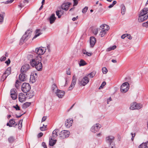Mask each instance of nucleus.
Returning <instances> with one entry per match:
<instances>
[{"instance_id":"c756f323","label":"nucleus","mask_w":148,"mask_h":148,"mask_svg":"<svg viewBox=\"0 0 148 148\" xmlns=\"http://www.w3.org/2000/svg\"><path fill=\"white\" fill-rule=\"evenodd\" d=\"M96 73L95 72L93 71L90 73L88 74H86L87 77L89 76V77L91 78H93L95 75Z\"/></svg>"},{"instance_id":"4d7b16f0","label":"nucleus","mask_w":148,"mask_h":148,"mask_svg":"<svg viewBox=\"0 0 148 148\" xmlns=\"http://www.w3.org/2000/svg\"><path fill=\"white\" fill-rule=\"evenodd\" d=\"M6 58L5 57L2 56L0 59V61H3L5 60Z\"/></svg>"},{"instance_id":"4c0bfd02","label":"nucleus","mask_w":148,"mask_h":148,"mask_svg":"<svg viewBox=\"0 0 148 148\" xmlns=\"http://www.w3.org/2000/svg\"><path fill=\"white\" fill-rule=\"evenodd\" d=\"M17 93L13 94L12 95H10L11 97L13 100L16 99L17 97Z\"/></svg>"},{"instance_id":"20e7f679","label":"nucleus","mask_w":148,"mask_h":148,"mask_svg":"<svg viewBox=\"0 0 148 148\" xmlns=\"http://www.w3.org/2000/svg\"><path fill=\"white\" fill-rule=\"evenodd\" d=\"M31 89V86L30 84L26 83H23L21 87V90L24 92L25 93L28 92Z\"/></svg>"},{"instance_id":"f03ea898","label":"nucleus","mask_w":148,"mask_h":148,"mask_svg":"<svg viewBox=\"0 0 148 148\" xmlns=\"http://www.w3.org/2000/svg\"><path fill=\"white\" fill-rule=\"evenodd\" d=\"M148 8H144L140 11L138 18V21L139 22H142L148 18Z\"/></svg>"},{"instance_id":"a878e982","label":"nucleus","mask_w":148,"mask_h":148,"mask_svg":"<svg viewBox=\"0 0 148 148\" xmlns=\"http://www.w3.org/2000/svg\"><path fill=\"white\" fill-rule=\"evenodd\" d=\"M32 32L31 30L28 29L25 32L24 35H26V38L27 39H28L30 37Z\"/></svg>"},{"instance_id":"864d4df0","label":"nucleus","mask_w":148,"mask_h":148,"mask_svg":"<svg viewBox=\"0 0 148 148\" xmlns=\"http://www.w3.org/2000/svg\"><path fill=\"white\" fill-rule=\"evenodd\" d=\"M47 49L48 51L50 52L51 51V47L50 45L49 44L47 45Z\"/></svg>"},{"instance_id":"9d476101","label":"nucleus","mask_w":148,"mask_h":148,"mask_svg":"<svg viewBox=\"0 0 148 148\" xmlns=\"http://www.w3.org/2000/svg\"><path fill=\"white\" fill-rule=\"evenodd\" d=\"M141 108L140 104L137 103L136 102L131 104L130 109L131 110L139 109Z\"/></svg>"},{"instance_id":"6e6d98bb","label":"nucleus","mask_w":148,"mask_h":148,"mask_svg":"<svg viewBox=\"0 0 148 148\" xmlns=\"http://www.w3.org/2000/svg\"><path fill=\"white\" fill-rule=\"evenodd\" d=\"M10 59H8V60L6 61L5 62V63L7 65V66H8L10 64Z\"/></svg>"},{"instance_id":"052dcab7","label":"nucleus","mask_w":148,"mask_h":148,"mask_svg":"<svg viewBox=\"0 0 148 148\" xmlns=\"http://www.w3.org/2000/svg\"><path fill=\"white\" fill-rule=\"evenodd\" d=\"M126 36L127 38L131 40L132 39V37L130 34H127Z\"/></svg>"},{"instance_id":"c03bdc74","label":"nucleus","mask_w":148,"mask_h":148,"mask_svg":"<svg viewBox=\"0 0 148 148\" xmlns=\"http://www.w3.org/2000/svg\"><path fill=\"white\" fill-rule=\"evenodd\" d=\"M14 0H8L6 1L2 2V3H3L5 4H8L12 3Z\"/></svg>"},{"instance_id":"423d86ee","label":"nucleus","mask_w":148,"mask_h":148,"mask_svg":"<svg viewBox=\"0 0 148 148\" xmlns=\"http://www.w3.org/2000/svg\"><path fill=\"white\" fill-rule=\"evenodd\" d=\"M70 134V132L69 131L64 130L62 131L59 134V137L61 139H64L68 137Z\"/></svg>"},{"instance_id":"37998d69","label":"nucleus","mask_w":148,"mask_h":148,"mask_svg":"<svg viewBox=\"0 0 148 148\" xmlns=\"http://www.w3.org/2000/svg\"><path fill=\"white\" fill-rule=\"evenodd\" d=\"M102 71L103 73L104 74H106L108 72V70L105 67H103L102 68Z\"/></svg>"},{"instance_id":"2eb2a0df","label":"nucleus","mask_w":148,"mask_h":148,"mask_svg":"<svg viewBox=\"0 0 148 148\" xmlns=\"http://www.w3.org/2000/svg\"><path fill=\"white\" fill-rule=\"evenodd\" d=\"M71 3H63L61 6V8L66 11L68 10L70 5H71Z\"/></svg>"},{"instance_id":"f8f14e48","label":"nucleus","mask_w":148,"mask_h":148,"mask_svg":"<svg viewBox=\"0 0 148 148\" xmlns=\"http://www.w3.org/2000/svg\"><path fill=\"white\" fill-rule=\"evenodd\" d=\"M30 68V66L29 64H25L23 65L21 69V73H25Z\"/></svg>"},{"instance_id":"c9c22d12","label":"nucleus","mask_w":148,"mask_h":148,"mask_svg":"<svg viewBox=\"0 0 148 148\" xmlns=\"http://www.w3.org/2000/svg\"><path fill=\"white\" fill-rule=\"evenodd\" d=\"M51 89L53 92H54L56 89H57V86L55 84H53L52 86Z\"/></svg>"},{"instance_id":"774afa93","label":"nucleus","mask_w":148,"mask_h":148,"mask_svg":"<svg viewBox=\"0 0 148 148\" xmlns=\"http://www.w3.org/2000/svg\"><path fill=\"white\" fill-rule=\"evenodd\" d=\"M47 56L46 57H45V58H44L43 62L44 63L46 62L47 61Z\"/></svg>"},{"instance_id":"5701e85b","label":"nucleus","mask_w":148,"mask_h":148,"mask_svg":"<svg viewBox=\"0 0 148 148\" xmlns=\"http://www.w3.org/2000/svg\"><path fill=\"white\" fill-rule=\"evenodd\" d=\"M35 32V35L33 38V39L36 38L37 37L39 36L40 35L42 34V33H41V30L40 29H36Z\"/></svg>"},{"instance_id":"680f3d73","label":"nucleus","mask_w":148,"mask_h":148,"mask_svg":"<svg viewBox=\"0 0 148 148\" xmlns=\"http://www.w3.org/2000/svg\"><path fill=\"white\" fill-rule=\"evenodd\" d=\"M43 135V134L42 132L39 133L38 135V137L39 138L41 137Z\"/></svg>"},{"instance_id":"69168bd1","label":"nucleus","mask_w":148,"mask_h":148,"mask_svg":"<svg viewBox=\"0 0 148 148\" xmlns=\"http://www.w3.org/2000/svg\"><path fill=\"white\" fill-rule=\"evenodd\" d=\"M47 119V117L46 116H43L41 122H42L43 121H45Z\"/></svg>"},{"instance_id":"2f4dec72","label":"nucleus","mask_w":148,"mask_h":148,"mask_svg":"<svg viewBox=\"0 0 148 148\" xmlns=\"http://www.w3.org/2000/svg\"><path fill=\"white\" fill-rule=\"evenodd\" d=\"M87 63L86 62L82 59L79 62V64L80 66H84Z\"/></svg>"},{"instance_id":"9b49d317","label":"nucleus","mask_w":148,"mask_h":148,"mask_svg":"<svg viewBox=\"0 0 148 148\" xmlns=\"http://www.w3.org/2000/svg\"><path fill=\"white\" fill-rule=\"evenodd\" d=\"M115 138L112 136H109L106 137V141L109 144V145H111L114 140Z\"/></svg>"},{"instance_id":"f704fd0d","label":"nucleus","mask_w":148,"mask_h":148,"mask_svg":"<svg viewBox=\"0 0 148 148\" xmlns=\"http://www.w3.org/2000/svg\"><path fill=\"white\" fill-rule=\"evenodd\" d=\"M31 104V103L30 102H26L24 103L23 105V107L25 108H26L29 107L30 106Z\"/></svg>"},{"instance_id":"f3484780","label":"nucleus","mask_w":148,"mask_h":148,"mask_svg":"<svg viewBox=\"0 0 148 148\" xmlns=\"http://www.w3.org/2000/svg\"><path fill=\"white\" fill-rule=\"evenodd\" d=\"M27 77V75L24 73H21L19 75V79L20 81L24 82L26 80Z\"/></svg>"},{"instance_id":"4468645a","label":"nucleus","mask_w":148,"mask_h":148,"mask_svg":"<svg viewBox=\"0 0 148 148\" xmlns=\"http://www.w3.org/2000/svg\"><path fill=\"white\" fill-rule=\"evenodd\" d=\"M56 93L59 98H62L64 95L65 92L64 91L57 89Z\"/></svg>"},{"instance_id":"09e8293b","label":"nucleus","mask_w":148,"mask_h":148,"mask_svg":"<svg viewBox=\"0 0 148 148\" xmlns=\"http://www.w3.org/2000/svg\"><path fill=\"white\" fill-rule=\"evenodd\" d=\"M106 83L105 82H103L101 84V86L99 88V89H100L101 88H102L106 84Z\"/></svg>"},{"instance_id":"1a4fd4ad","label":"nucleus","mask_w":148,"mask_h":148,"mask_svg":"<svg viewBox=\"0 0 148 148\" xmlns=\"http://www.w3.org/2000/svg\"><path fill=\"white\" fill-rule=\"evenodd\" d=\"M89 79L87 77V75L83 77L81 80H79L80 84L81 85L84 86L86 85L89 82Z\"/></svg>"},{"instance_id":"393cba45","label":"nucleus","mask_w":148,"mask_h":148,"mask_svg":"<svg viewBox=\"0 0 148 148\" xmlns=\"http://www.w3.org/2000/svg\"><path fill=\"white\" fill-rule=\"evenodd\" d=\"M34 95V92L33 91H31L29 93L26 94L27 98L29 99L32 98Z\"/></svg>"},{"instance_id":"a19ab883","label":"nucleus","mask_w":148,"mask_h":148,"mask_svg":"<svg viewBox=\"0 0 148 148\" xmlns=\"http://www.w3.org/2000/svg\"><path fill=\"white\" fill-rule=\"evenodd\" d=\"M8 76V75H6L4 73L2 76L1 80L4 81Z\"/></svg>"},{"instance_id":"39448f33","label":"nucleus","mask_w":148,"mask_h":148,"mask_svg":"<svg viewBox=\"0 0 148 148\" xmlns=\"http://www.w3.org/2000/svg\"><path fill=\"white\" fill-rule=\"evenodd\" d=\"M129 84L127 82L123 83L121 87V90L123 93L126 92L128 90L129 87Z\"/></svg>"},{"instance_id":"603ef678","label":"nucleus","mask_w":148,"mask_h":148,"mask_svg":"<svg viewBox=\"0 0 148 148\" xmlns=\"http://www.w3.org/2000/svg\"><path fill=\"white\" fill-rule=\"evenodd\" d=\"M4 17L3 15L1 14H0V22H2L3 21Z\"/></svg>"},{"instance_id":"72a5a7b5","label":"nucleus","mask_w":148,"mask_h":148,"mask_svg":"<svg viewBox=\"0 0 148 148\" xmlns=\"http://www.w3.org/2000/svg\"><path fill=\"white\" fill-rule=\"evenodd\" d=\"M125 12V8L124 5H121V13L122 15H124Z\"/></svg>"},{"instance_id":"bf43d9fd","label":"nucleus","mask_w":148,"mask_h":148,"mask_svg":"<svg viewBox=\"0 0 148 148\" xmlns=\"http://www.w3.org/2000/svg\"><path fill=\"white\" fill-rule=\"evenodd\" d=\"M42 145L44 148H47V146L45 143L44 142H42Z\"/></svg>"},{"instance_id":"49530a36","label":"nucleus","mask_w":148,"mask_h":148,"mask_svg":"<svg viewBox=\"0 0 148 148\" xmlns=\"http://www.w3.org/2000/svg\"><path fill=\"white\" fill-rule=\"evenodd\" d=\"M10 123L12 125H14L15 123V121L14 119H10L9 121Z\"/></svg>"},{"instance_id":"a18cd8bd","label":"nucleus","mask_w":148,"mask_h":148,"mask_svg":"<svg viewBox=\"0 0 148 148\" xmlns=\"http://www.w3.org/2000/svg\"><path fill=\"white\" fill-rule=\"evenodd\" d=\"M56 15L58 16L59 18H60L61 17V15L60 14L59 10H57L56 11Z\"/></svg>"},{"instance_id":"58836bf2","label":"nucleus","mask_w":148,"mask_h":148,"mask_svg":"<svg viewBox=\"0 0 148 148\" xmlns=\"http://www.w3.org/2000/svg\"><path fill=\"white\" fill-rule=\"evenodd\" d=\"M17 93L16 92V90L15 89H12L11 90L10 92V95H13V94Z\"/></svg>"},{"instance_id":"ea45409f","label":"nucleus","mask_w":148,"mask_h":148,"mask_svg":"<svg viewBox=\"0 0 148 148\" xmlns=\"http://www.w3.org/2000/svg\"><path fill=\"white\" fill-rule=\"evenodd\" d=\"M116 1H114L112 3V4H110L108 7L109 8H112L114 5L116 4Z\"/></svg>"},{"instance_id":"dca6fc26","label":"nucleus","mask_w":148,"mask_h":148,"mask_svg":"<svg viewBox=\"0 0 148 148\" xmlns=\"http://www.w3.org/2000/svg\"><path fill=\"white\" fill-rule=\"evenodd\" d=\"M26 98L25 95L22 93H20L18 95L19 100L21 102H22L25 101Z\"/></svg>"},{"instance_id":"cd10ccee","label":"nucleus","mask_w":148,"mask_h":148,"mask_svg":"<svg viewBox=\"0 0 148 148\" xmlns=\"http://www.w3.org/2000/svg\"><path fill=\"white\" fill-rule=\"evenodd\" d=\"M58 132L59 130L58 129H56L54 130L52 133L53 137L55 138L57 137L58 136L57 133Z\"/></svg>"},{"instance_id":"ddd939ff","label":"nucleus","mask_w":148,"mask_h":148,"mask_svg":"<svg viewBox=\"0 0 148 148\" xmlns=\"http://www.w3.org/2000/svg\"><path fill=\"white\" fill-rule=\"evenodd\" d=\"M76 78H75V76L74 75L73 77L72 83L68 88V90H71L73 89L76 84Z\"/></svg>"},{"instance_id":"6e6552de","label":"nucleus","mask_w":148,"mask_h":148,"mask_svg":"<svg viewBox=\"0 0 148 148\" xmlns=\"http://www.w3.org/2000/svg\"><path fill=\"white\" fill-rule=\"evenodd\" d=\"M101 127V125L99 123H97L91 127L90 130L92 132L95 133L98 131Z\"/></svg>"},{"instance_id":"c85d7f7f","label":"nucleus","mask_w":148,"mask_h":148,"mask_svg":"<svg viewBox=\"0 0 148 148\" xmlns=\"http://www.w3.org/2000/svg\"><path fill=\"white\" fill-rule=\"evenodd\" d=\"M11 68L10 67H8L6 70L5 71L4 73L7 75H9L11 73Z\"/></svg>"},{"instance_id":"7c9ffc66","label":"nucleus","mask_w":148,"mask_h":148,"mask_svg":"<svg viewBox=\"0 0 148 148\" xmlns=\"http://www.w3.org/2000/svg\"><path fill=\"white\" fill-rule=\"evenodd\" d=\"M21 84V82L18 80L16 81L15 84V86L17 88H18L19 87V86Z\"/></svg>"},{"instance_id":"a211bd4d","label":"nucleus","mask_w":148,"mask_h":148,"mask_svg":"<svg viewBox=\"0 0 148 148\" xmlns=\"http://www.w3.org/2000/svg\"><path fill=\"white\" fill-rule=\"evenodd\" d=\"M73 120L70 119H67L65 122V126L67 127H69L72 126Z\"/></svg>"},{"instance_id":"0eeeda50","label":"nucleus","mask_w":148,"mask_h":148,"mask_svg":"<svg viewBox=\"0 0 148 148\" xmlns=\"http://www.w3.org/2000/svg\"><path fill=\"white\" fill-rule=\"evenodd\" d=\"M46 49L45 47H40L36 49V52L38 55H41L44 53Z\"/></svg>"},{"instance_id":"8fccbe9b","label":"nucleus","mask_w":148,"mask_h":148,"mask_svg":"<svg viewBox=\"0 0 148 148\" xmlns=\"http://www.w3.org/2000/svg\"><path fill=\"white\" fill-rule=\"evenodd\" d=\"M13 107L15 108L16 110H20V108L17 104L16 106H13Z\"/></svg>"},{"instance_id":"3c124183","label":"nucleus","mask_w":148,"mask_h":148,"mask_svg":"<svg viewBox=\"0 0 148 148\" xmlns=\"http://www.w3.org/2000/svg\"><path fill=\"white\" fill-rule=\"evenodd\" d=\"M142 25L143 27H148V21L146 23H143L142 24Z\"/></svg>"},{"instance_id":"7ed1b4c3","label":"nucleus","mask_w":148,"mask_h":148,"mask_svg":"<svg viewBox=\"0 0 148 148\" xmlns=\"http://www.w3.org/2000/svg\"><path fill=\"white\" fill-rule=\"evenodd\" d=\"M102 29V31L99 34V35L101 37L104 36L106 33V32L109 29V27L108 25L106 24L103 25L101 26Z\"/></svg>"},{"instance_id":"0e129e2a","label":"nucleus","mask_w":148,"mask_h":148,"mask_svg":"<svg viewBox=\"0 0 148 148\" xmlns=\"http://www.w3.org/2000/svg\"><path fill=\"white\" fill-rule=\"evenodd\" d=\"M111 145V148H116V147L115 146V144L114 143H111V145Z\"/></svg>"},{"instance_id":"338daca9","label":"nucleus","mask_w":148,"mask_h":148,"mask_svg":"<svg viewBox=\"0 0 148 148\" xmlns=\"http://www.w3.org/2000/svg\"><path fill=\"white\" fill-rule=\"evenodd\" d=\"M40 130L42 131H44L46 130V128H44L43 127H40Z\"/></svg>"},{"instance_id":"473e14b6","label":"nucleus","mask_w":148,"mask_h":148,"mask_svg":"<svg viewBox=\"0 0 148 148\" xmlns=\"http://www.w3.org/2000/svg\"><path fill=\"white\" fill-rule=\"evenodd\" d=\"M15 140V138L13 136H11L8 138V141L10 143H12Z\"/></svg>"},{"instance_id":"6ab92c4d","label":"nucleus","mask_w":148,"mask_h":148,"mask_svg":"<svg viewBox=\"0 0 148 148\" xmlns=\"http://www.w3.org/2000/svg\"><path fill=\"white\" fill-rule=\"evenodd\" d=\"M96 39L95 37L91 36L90 37V45L91 47H93L96 42Z\"/></svg>"},{"instance_id":"bb28decb","label":"nucleus","mask_w":148,"mask_h":148,"mask_svg":"<svg viewBox=\"0 0 148 148\" xmlns=\"http://www.w3.org/2000/svg\"><path fill=\"white\" fill-rule=\"evenodd\" d=\"M27 39L26 38V35H24L20 40V44L22 45L24 41L25 40H27Z\"/></svg>"},{"instance_id":"4be33fe9","label":"nucleus","mask_w":148,"mask_h":148,"mask_svg":"<svg viewBox=\"0 0 148 148\" xmlns=\"http://www.w3.org/2000/svg\"><path fill=\"white\" fill-rule=\"evenodd\" d=\"M28 3V0H23V1L20 2V4L18 5L19 8H22L24 7L25 4Z\"/></svg>"},{"instance_id":"de8ad7c7","label":"nucleus","mask_w":148,"mask_h":148,"mask_svg":"<svg viewBox=\"0 0 148 148\" xmlns=\"http://www.w3.org/2000/svg\"><path fill=\"white\" fill-rule=\"evenodd\" d=\"M88 8L87 7H85L83 8L82 10V12L84 13H85L88 10Z\"/></svg>"},{"instance_id":"e2e57ef3","label":"nucleus","mask_w":148,"mask_h":148,"mask_svg":"<svg viewBox=\"0 0 148 148\" xmlns=\"http://www.w3.org/2000/svg\"><path fill=\"white\" fill-rule=\"evenodd\" d=\"M97 29H95L93 30V32L96 35L97 33Z\"/></svg>"},{"instance_id":"aec40b11","label":"nucleus","mask_w":148,"mask_h":148,"mask_svg":"<svg viewBox=\"0 0 148 148\" xmlns=\"http://www.w3.org/2000/svg\"><path fill=\"white\" fill-rule=\"evenodd\" d=\"M56 18L55 14H52L49 18L50 23L51 24L53 23L55 21Z\"/></svg>"},{"instance_id":"412c9836","label":"nucleus","mask_w":148,"mask_h":148,"mask_svg":"<svg viewBox=\"0 0 148 148\" xmlns=\"http://www.w3.org/2000/svg\"><path fill=\"white\" fill-rule=\"evenodd\" d=\"M49 144L50 146H53L56 143V140H53L51 137H49Z\"/></svg>"},{"instance_id":"e433bc0d","label":"nucleus","mask_w":148,"mask_h":148,"mask_svg":"<svg viewBox=\"0 0 148 148\" xmlns=\"http://www.w3.org/2000/svg\"><path fill=\"white\" fill-rule=\"evenodd\" d=\"M23 121V119H21L19 121V123L18 125V128L19 129H21V128L22 127V123Z\"/></svg>"},{"instance_id":"5fc2aeb1","label":"nucleus","mask_w":148,"mask_h":148,"mask_svg":"<svg viewBox=\"0 0 148 148\" xmlns=\"http://www.w3.org/2000/svg\"><path fill=\"white\" fill-rule=\"evenodd\" d=\"M85 54L86 56H91L92 55V53L87 52H86V54Z\"/></svg>"},{"instance_id":"13d9d810","label":"nucleus","mask_w":148,"mask_h":148,"mask_svg":"<svg viewBox=\"0 0 148 148\" xmlns=\"http://www.w3.org/2000/svg\"><path fill=\"white\" fill-rule=\"evenodd\" d=\"M66 74L68 75H71V71L70 69H69L66 72Z\"/></svg>"},{"instance_id":"f257e3e1","label":"nucleus","mask_w":148,"mask_h":148,"mask_svg":"<svg viewBox=\"0 0 148 148\" xmlns=\"http://www.w3.org/2000/svg\"><path fill=\"white\" fill-rule=\"evenodd\" d=\"M41 58L40 56L37 57V58L33 59L30 62L31 66L35 67L38 71H41L42 68V64L41 62Z\"/></svg>"},{"instance_id":"b1692460","label":"nucleus","mask_w":148,"mask_h":148,"mask_svg":"<svg viewBox=\"0 0 148 148\" xmlns=\"http://www.w3.org/2000/svg\"><path fill=\"white\" fill-rule=\"evenodd\" d=\"M138 148H148V141L141 144L138 146Z\"/></svg>"},{"instance_id":"79ce46f5","label":"nucleus","mask_w":148,"mask_h":148,"mask_svg":"<svg viewBox=\"0 0 148 148\" xmlns=\"http://www.w3.org/2000/svg\"><path fill=\"white\" fill-rule=\"evenodd\" d=\"M30 80L31 81H32V83L36 81V79L33 75L30 76Z\"/></svg>"}]
</instances>
